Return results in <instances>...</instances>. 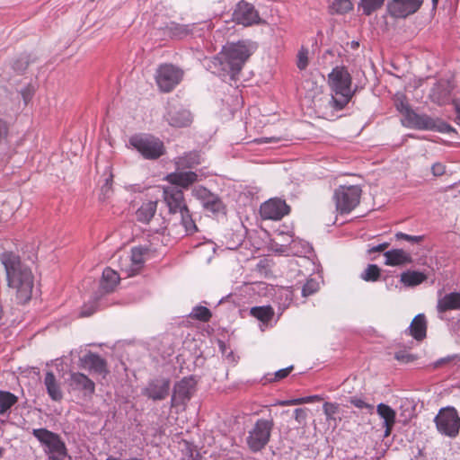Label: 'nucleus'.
Masks as SVG:
<instances>
[{
    "label": "nucleus",
    "instance_id": "f8f14e48",
    "mask_svg": "<svg viewBox=\"0 0 460 460\" xmlns=\"http://www.w3.org/2000/svg\"><path fill=\"white\" fill-rule=\"evenodd\" d=\"M422 4L423 0H390L387 3V11L392 17L406 18L415 13Z\"/></svg>",
    "mask_w": 460,
    "mask_h": 460
},
{
    "label": "nucleus",
    "instance_id": "7ed1b4c3",
    "mask_svg": "<svg viewBox=\"0 0 460 460\" xmlns=\"http://www.w3.org/2000/svg\"><path fill=\"white\" fill-rule=\"evenodd\" d=\"M332 106L342 110L354 95L351 75L344 66H336L328 75Z\"/></svg>",
    "mask_w": 460,
    "mask_h": 460
},
{
    "label": "nucleus",
    "instance_id": "e433bc0d",
    "mask_svg": "<svg viewBox=\"0 0 460 460\" xmlns=\"http://www.w3.org/2000/svg\"><path fill=\"white\" fill-rule=\"evenodd\" d=\"M17 401L10 392L0 391V414L6 412Z\"/></svg>",
    "mask_w": 460,
    "mask_h": 460
},
{
    "label": "nucleus",
    "instance_id": "a211bd4d",
    "mask_svg": "<svg viewBox=\"0 0 460 460\" xmlns=\"http://www.w3.org/2000/svg\"><path fill=\"white\" fill-rule=\"evenodd\" d=\"M67 384L72 390L79 391L85 396L93 395L95 391L94 382L80 372H72L67 379Z\"/></svg>",
    "mask_w": 460,
    "mask_h": 460
},
{
    "label": "nucleus",
    "instance_id": "bb28decb",
    "mask_svg": "<svg viewBox=\"0 0 460 460\" xmlns=\"http://www.w3.org/2000/svg\"><path fill=\"white\" fill-rule=\"evenodd\" d=\"M146 249L142 247H134L131 250L130 254V267L129 269L126 270V272L128 273V276H134L137 274L140 269L143 267L145 262V254H146Z\"/></svg>",
    "mask_w": 460,
    "mask_h": 460
},
{
    "label": "nucleus",
    "instance_id": "f257e3e1",
    "mask_svg": "<svg viewBox=\"0 0 460 460\" xmlns=\"http://www.w3.org/2000/svg\"><path fill=\"white\" fill-rule=\"evenodd\" d=\"M394 105L402 115V124L406 128L439 133L455 131L448 123L438 117H431L425 113L414 111L409 105L407 98L403 93L395 94Z\"/></svg>",
    "mask_w": 460,
    "mask_h": 460
},
{
    "label": "nucleus",
    "instance_id": "cd10ccee",
    "mask_svg": "<svg viewBox=\"0 0 460 460\" xmlns=\"http://www.w3.org/2000/svg\"><path fill=\"white\" fill-rule=\"evenodd\" d=\"M410 335L415 340L421 341L426 337L427 321L423 314H417L408 328Z\"/></svg>",
    "mask_w": 460,
    "mask_h": 460
},
{
    "label": "nucleus",
    "instance_id": "a19ab883",
    "mask_svg": "<svg viewBox=\"0 0 460 460\" xmlns=\"http://www.w3.org/2000/svg\"><path fill=\"white\" fill-rule=\"evenodd\" d=\"M202 204L206 209L214 213L219 212L223 207L222 201L213 193H211Z\"/></svg>",
    "mask_w": 460,
    "mask_h": 460
},
{
    "label": "nucleus",
    "instance_id": "5fc2aeb1",
    "mask_svg": "<svg viewBox=\"0 0 460 460\" xmlns=\"http://www.w3.org/2000/svg\"><path fill=\"white\" fill-rule=\"evenodd\" d=\"M321 400H323V398H322V396H320L318 394L302 397L303 404L304 403H312L314 402H319Z\"/></svg>",
    "mask_w": 460,
    "mask_h": 460
},
{
    "label": "nucleus",
    "instance_id": "4be33fe9",
    "mask_svg": "<svg viewBox=\"0 0 460 460\" xmlns=\"http://www.w3.org/2000/svg\"><path fill=\"white\" fill-rule=\"evenodd\" d=\"M376 412L383 420V427L385 428L384 438H387L391 435L396 422V411L388 404L380 402L376 406Z\"/></svg>",
    "mask_w": 460,
    "mask_h": 460
},
{
    "label": "nucleus",
    "instance_id": "393cba45",
    "mask_svg": "<svg viewBox=\"0 0 460 460\" xmlns=\"http://www.w3.org/2000/svg\"><path fill=\"white\" fill-rule=\"evenodd\" d=\"M458 310H460V292H449L438 299L437 311L439 314Z\"/></svg>",
    "mask_w": 460,
    "mask_h": 460
},
{
    "label": "nucleus",
    "instance_id": "7c9ffc66",
    "mask_svg": "<svg viewBox=\"0 0 460 460\" xmlns=\"http://www.w3.org/2000/svg\"><path fill=\"white\" fill-rule=\"evenodd\" d=\"M119 281V274L111 268H106L102 271L101 288L104 292H111L114 289Z\"/></svg>",
    "mask_w": 460,
    "mask_h": 460
},
{
    "label": "nucleus",
    "instance_id": "13d9d810",
    "mask_svg": "<svg viewBox=\"0 0 460 460\" xmlns=\"http://www.w3.org/2000/svg\"><path fill=\"white\" fill-rule=\"evenodd\" d=\"M308 60L309 59H297L296 66L300 70H304L308 66Z\"/></svg>",
    "mask_w": 460,
    "mask_h": 460
},
{
    "label": "nucleus",
    "instance_id": "f3484780",
    "mask_svg": "<svg viewBox=\"0 0 460 460\" xmlns=\"http://www.w3.org/2000/svg\"><path fill=\"white\" fill-rule=\"evenodd\" d=\"M257 49V45L251 40H239L227 43L223 47L225 58H250Z\"/></svg>",
    "mask_w": 460,
    "mask_h": 460
},
{
    "label": "nucleus",
    "instance_id": "338daca9",
    "mask_svg": "<svg viewBox=\"0 0 460 460\" xmlns=\"http://www.w3.org/2000/svg\"><path fill=\"white\" fill-rule=\"evenodd\" d=\"M351 45H352V47H358V42H357V41H352V42H351Z\"/></svg>",
    "mask_w": 460,
    "mask_h": 460
},
{
    "label": "nucleus",
    "instance_id": "412c9836",
    "mask_svg": "<svg viewBox=\"0 0 460 460\" xmlns=\"http://www.w3.org/2000/svg\"><path fill=\"white\" fill-rule=\"evenodd\" d=\"M451 85L447 81H439L433 85L429 92V99L438 105H446L451 100Z\"/></svg>",
    "mask_w": 460,
    "mask_h": 460
},
{
    "label": "nucleus",
    "instance_id": "8fccbe9b",
    "mask_svg": "<svg viewBox=\"0 0 460 460\" xmlns=\"http://www.w3.org/2000/svg\"><path fill=\"white\" fill-rule=\"evenodd\" d=\"M394 358L397 360L405 362V363L413 361L415 359V356H413L412 354H410V353H406L404 351L396 352Z\"/></svg>",
    "mask_w": 460,
    "mask_h": 460
},
{
    "label": "nucleus",
    "instance_id": "20e7f679",
    "mask_svg": "<svg viewBox=\"0 0 460 460\" xmlns=\"http://www.w3.org/2000/svg\"><path fill=\"white\" fill-rule=\"evenodd\" d=\"M274 420L271 416L258 419L248 432L246 444L252 452H259L269 443Z\"/></svg>",
    "mask_w": 460,
    "mask_h": 460
},
{
    "label": "nucleus",
    "instance_id": "0eeeda50",
    "mask_svg": "<svg viewBox=\"0 0 460 460\" xmlns=\"http://www.w3.org/2000/svg\"><path fill=\"white\" fill-rule=\"evenodd\" d=\"M245 59H203V66L223 80H235Z\"/></svg>",
    "mask_w": 460,
    "mask_h": 460
},
{
    "label": "nucleus",
    "instance_id": "72a5a7b5",
    "mask_svg": "<svg viewBox=\"0 0 460 460\" xmlns=\"http://www.w3.org/2000/svg\"><path fill=\"white\" fill-rule=\"evenodd\" d=\"M329 8L332 13L344 14L353 8L350 0H330Z\"/></svg>",
    "mask_w": 460,
    "mask_h": 460
},
{
    "label": "nucleus",
    "instance_id": "39448f33",
    "mask_svg": "<svg viewBox=\"0 0 460 460\" xmlns=\"http://www.w3.org/2000/svg\"><path fill=\"white\" fill-rule=\"evenodd\" d=\"M438 431L448 438H456L460 430V417L455 407L441 408L434 419Z\"/></svg>",
    "mask_w": 460,
    "mask_h": 460
},
{
    "label": "nucleus",
    "instance_id": "a878e982",
    "mask_svg": "<svg viewBox=\"0 0 460 460\" xmlns=\"http://www.w3.org/2000/svg\"><path fill=\"white\" fill-rule=\"evenodd\" d=\"M385 264L388 266H402L411 262V255L402 249H393L384 253Z\"/></svg>",
    "mask_w": 460,
    "mask_h": 460
},
{
    "label": "nucleus",
    "instance_id": "6ab92c4d",
    "mask_svg": "<svg viewBox=\"0 0 460 460\" xmlns=\"http://www.w3.org/2000/svg\"><path fill=\"white\" fill-rule=\"evenodd\" d=\"M165 120L174 128L189 127L192 122L190 112L182 107H169L165 115Z\"/></svg>",
    "mask_w": 460,
    "mask_h": 460
},
{
    "label": "nucleus",
    "instance_id": "09e8293b",
    "mask_svg": "<svg viewBox=\"0 0 460 460\" xmlns=\"http://www.w3.org/2000/svg\"><path fill=\"white\" fill-rule=\"evenodd\" d=\"M295 420L299 424H302L305 421L307 418V410L303 408H297L294 411Z\"/></svg>",
    "mask_w": 460,
    "mask_h": 460
},
{
    "label": "nucleus",
    "instance_id": "3c124183",
    "mask_svg": "<svg viewBox=\"0 0 460 460\" xmlns=\"http://www.w3.org/2000/svg\"><path fill=\"white\" fill-rule=\"evenodd\" d=\"M431 172L434 176H442L446 172V165L441 163H435L431 166Z\"/></svg>",
    "mask_w": 460,
    "mask_h": 460
},
{
    "label": "nucleus",
    "instance_id": "4468645a",
    "mask_svg": "<svg viewBox=\"0 0 460 460\" xmlns=\"http://www.w3.org/2000/svg\"><path fill=\"white\" fill-rule=\"evenodd\" d=\"M234 18L237 23L243 26H251L261 21L258 11L254 5L246 1H240L234 12Z\"/></svg>",
    "mask_w": 460,
    "mask_h": 460
},
{
    "label": "nucleus",
    "instance_id": "774afa93",
    "mask_svg": "<svg viewBox=\"0 0 460 460\" xmlns=\"http://www.w3.org/2000/svg\"><path fill=\"white\" fill-rule=\"evenodd\" d=\"M23 100L25 102H27L25 94H23Z\"/></svg>",
    "mask_w": 460,
    "mask_h": 460
},
{
    "label": "nucleus",
    "instance_id": "69168bd1",
    "mask_svg": "<svg viewBox=\"0 0 460 460\" xmlns=\"http://www.w3.org/2000/svg\"><path fill=\"white\" fill-rule=\"evenodd\" d=\"M456 121L458 125H460V115L456 114Z\"/></svg>",
    "mask_w": 460,
    "mask_h": 460
},
{
    "label": "nucleus",
    "instance_id": "423d86ee",
    "mask_svg": "<svg viewBox=\"0 0 460 460\" xmlns=\"http://www.w3.org/2000/svg\"><path fill=\"white\" fill-rule=\"evenodd\" d=\"M128 142L146 159H157L164 153V143L150 135H134Z\"/></svg>",
    "mask_w": 460,
    "mask_h": 460
},
{
    "label": "nucleus",
    "instance_id": "4c0bfd02",
    "mask_svg": "<svg viewBox=\"0 0 460 460\" xmlns=\"http://www.w3.org/2000/svg\"><path fill=\"white\" fill-rule=\"evenodd\" d=\"M179 213L181 215V225L184 226L186 233H195L197 231V226L195 225L194 220L192 219L189 208H187Z\"/></svg>",
    "mask_w": 460,
    "mask_h": 460
},
{
    "label": "nucleus",
    "instance_id": "ea45409f",
    "mask_svg": "<svg viewBox=\"0 0 460 460\" xmlns=\"http://www.w3.org/2000/svg\"><path fill=\"white\" fill-rule=\"evenodd\" d=\"M361 279L367 282L376 281L380 277V269L376 264H369L361 273Z\"/></svg>",
    "mask_w": 460,
    "mask_h": 460
},
{
    "label": "nucleus",
    "instance_id": "c85d7f7f",
    "mask_svg": "<svg viewBox=\"0 0 460 460\" xmlns=\"http://www.w3.org/2000/svg\"><path fill=\"white\" fill-rule=\"evenodd\" d=\"M157 209V201L148 200L143 202L136 211V218L138 222L148 224L154 217Z\"/></svg>",
    "mask_w": 460,
    "mask_h": 460
},
{
    "label": "nucleus",
    "instance_id": "1a4fd4ad",
    "mask_svg": "<svg viewBox=\"0 0 460 460\" xmlns=\"http://www.w3.org/2000/svg\"><path fill=\"white\" fill-rule=\"evenodd\" d=\"M196 380L192 376H185L176 382L172 387L171 407L185 410L196 391Z\"/></svg>",
    "mask_w": 460,
    "mask_h": 460
},
{
    "label": "nucleus",
    "instance_id": "f704fd0d",
    "mask_svg": "<svg viewBox=\"0 0 460 460\" xmlns=\"http://www.w3.org/2000/svg\"><path fill=\"white\" fill-rule=\"evenodd\" d=\"M251 315L262 323H268L273 316L274 312L271 306H254L250 311Z\"/></svg>",
    "mask_w": 460,
    "mask_h": 460
},
{
    "label": "nucleus",
    "instance_id": "9b49d317",
    "mask_svg": "<svg viewBox=\"0 0 460 460\" xmlns=\"http://www.w3.org/2000/svg\"><path fill=\"white\" fill-rule=\"evenodd\" d=\"M183 70L172 64L161 65L155 75V82L161 92L169 93L180 84Z\"/></svg>",
    "mask_w": 460,
    "mask_h": 460
},
{
    "label": "nucleus",
    "instance_id": "052dcab7",
    "mask_svg": "<svg viewBox=\"0 0 460 460\" xmlns=\"http://www.w3.org/2000/svg\"><path fill=\"white\" fill-rule=\"evenodd\" d=\"M105 460H143V459H140V458H137V457H131V458H128V459H122L120 457L109 456Z\"/></svg>",
    "mask_w": 460,
    "mask_h": 460
},
{
    "label": "nucleus",
    "instance_id": "b1692460",
    "mask_svg": "<svg viewBox=\"0 0 460 460\" xmlns=\"http://www.w3.org/2000/svg\"><path fill=\"white\" fill-rule=\"evenodd\" d=\"M163 35L170 39L181 40L192 32L191 25L169 22L161 28Z\"/></svg>",
    "mask_w": 460,
    "mask_h": 460
},
{
    "label": "nucleus",
    "instance_id": "864d4df0",
    "mask_svg": "<svg viewBox=\"0 0 460 460\" xmlns=\"http://www.w3.org/2000/svg\"><path fill=\"white\" fill-rule=\"evenodd\" d=\"M389 246L388 243H383L378 245L372 246L368 249V253L380 252L385 251Z\"/></svg>",
    "mask_w": 460,
    "mask_h": 460
},
{
    "label": "nucleus",
    "instance_id": "5701e85b",
    "mask_svg": "<svg viewBox=\"0 0 460 460\" xmlns=\"http://www.w3.org/2000/svg\"><path fill=\"white\" fill-rule=\"evenodd\" d=\"M165 180L172 184L171 186L188 188L197 181L198 175L192 171L180 172V170H177L174 172L167 174Z\"/></svg>",
    "mask_w": 460,
    "mask_h": 460
},
{
    "label": "nucleus",
    "instance_id": "49530a36",
    "mask_svg": "<svg viewBox=\"0 0 460 460\" xmlns=\"http://www.w3.org/2000/svg\"><path fill=\"white\" fill-rule=\"evenodd\" d=\"M318 288V284L314 280H308L302 288V295L304 296H308L314 292H316Z\"/></svg>",
    "mask_w": 460,
    "mask_h": 460
},
{
    "label": "nucleus",
    "instance_id": "ddd939ff",
    "mask_svg": "<svg viewBox=\"0 0 460 460\" xmlns=\"http://www.w3.org/2000/svg\"><path fill=\"white\" fill-rule=\"evenodd\" d=\"M170 387V379L166 377H157L147 383L142 394L153 401H163L168 396Z\"/></svg>",
    "mask_w": 460,
    "mask_h": 460
},
{
    "label": "nucleus",
    "instance_id": "2eb2a0df",
    "mask_svg": "<svg viewBox=\"0 0 460 460\" xmlns=\"http://www.w3.org/2000/svg\"><path fill=\"white\" fill-rule=\"evenodd\" d=\"M260 213L263 219L279 220L289 213V207L279 199H270L261 204Z\"/></svg>",
    "mask_w": 460,
    "mask_h": 460
},
{
    "label": "nucleus",
    "instance_id": "f03ea898",
    "mask_svg": "<svg viewBox=\"0 0 460 460\" xmlns=\"http://www.w3.org/2000/svg\"><path fill=\"white\" fill-rule=\"evenodd\" d=\"M1 261L5 269L9 288L16 291L17 298L22 303L29 301V271L22 265L20 258L13 253L4 252L1 255Z\"/></svg>",
    "mask_w": 460,
    "mask_h": 460
},
{
    "label": "nucleus",
    "instance_id": "e2e57ef3",
    "mask_svg": "<svg viewBox=\"0 0 460 460\" xmlns=\"http://www.w3.org/2000/svg\"><path fill=\"white\" fill-rule=\"evenodd\" d=\"M112 182V175H110L109 178L106 179L105 186L110 187Z\"/></svg>",
    "mask_w": 460,
    "mask_h": 460
},
{
    "label": "nucleus",
    "instance_id": "c9c22d12",
    "mask_svg": "<svg viewBox=\"0 0 460 460\" xmlns=\"http://www.w3.org/2000/svg\"><path fill=\"white\" fill-rule=\"evenodd\" d=\"M385 0H360L358 8L362 9L365 15H370L382 7Z\"/></svg>",
    "mask_w": 460,
    "mask_h": 460
},
{
    "label": "nucleus",
    "instance_id": "6e6552de",
    "mask_svg": "<svg viewBox=\"0 0 460 460\" xmlns=\"http://www.w3.org/2000/svg\"><path fill=\"white\" fill-rule=\"evenodd\" d=\"M361 189L357 185L340 186L335 190L333 199L340 214L350 213L359 203Z\"/></svg>",
    "mask_w": 460,
    "mask_h": 460
},
{
    "label": "nucleus",
    "instance_id": "6e6d98bb",
    "mask_svg": "<svg viewBox=\"0 0 460 460\" xmlns=\"http://www.w3.org/2000/svg\"><path fill=\"white\" fill-rule=\"evenodd\" d=\"M303 404L302 397L291 399L288 401H281L279 402V405L285 406V405H299Z\"/></svg>",
    "mask_w": 460,
    "mask_h": 460
},
{
    "label": "nucleus",
    "instance_id": "0e129e2a",
    "mask_svg": "<svg viewBox=\"0 0 460 460\" xmlns=\"http://www.w3.org/2000/svg\"><path fill=\"white\" fill-rule=\"evenodd\" d=\"M432 1V5H433V8H436L437 7V4L438 3V0H431Z\"/></svg>",
    "mask_w": 460,
    "mask_h": 460
},
{
    "label": "nucleus",
    "instance_id": "c756f323",
    "mask_svg": "<svg viewBox=\"0 0 460 460\" xmlns=\"http://www.w3.org/2000/svg\"><path fill=\"white\" fill-rule=\"evenodd\" d=\"M44 384L49 397L54 401H60L63 397L60 385L52 372H48L44 378Z\"/></svg>",
    "mask_w": 460,
    "mask_h": 460
},
{
    "label": "nucleus",
    "instance_id": "37998d69",
    "mask_svg": "<svg viewBox=\"0 0 460 460\" xmlns=\"http://www.w3.org/2000/svg\"><path fill=\"white\" fill-rule=\"evenodd\" d=\"M349 402L358 409L366 410L367 412L369 414H372L374 412V405L366 402L362 398L357 396L350 397Z\"/></svg>",
    "mask_w": 460,
    "mask_h": 460
},
{
    "label": "nucleus",
    "instance_id": "bf43d9fd",
    "mask_svg": "<svg viewBox=\"0 0 460 460\" xmlns=\"http://www.w3.org/2000/svg\"><path fill=\"white\" fill-rule=\"evenodd\" d=\"M309 51L305 47H302L299 52L297 53L296 58H308Z\"/></svg>",
    "mask_w": 460,
    "mask_h": 460
},
{
    "label": "nucleus",
    "instance_id": "9d476101",
    "mask_svg": "<svg viewBox=\"0 0 460 460\" xmlns=\"http://www.w3.org/2000/svg\"><path fill=\"white\" fill-rule=\"evenodd\" d=\"M33 435L44 446V450L50 454V460H63L66 456L65 444L59 437L45 429L33 430Z\"/></svg>",
    "mask_w": 460,
    "mask_h": 460
},
{
    "label": "nucleus",
    "instance_id": "603ef678",
    "mask_svg": "<svg viewBox=\"0 0 460 460\" xmlns=\"http://www.w3.org/2000/svg\"><path fill=\"white\" fill-rule=\"evenodd\" d=\"M96 311V307H95V305H91L90 306H88L87 305H85L82 311H81V316H90L92 315L94 312Z\"/></svg>",
    "mask_w": 460,
    "mask_h": 460
},
{
    "label": "nucleus",
    "instance_id": "a18cd8bd",
    "mask_svg": "<svg viewBox=\"0 0 460 460\" xmlns=\"http://www.w3.org/2000/svg\"><path fill=\"white\" fill-rule=\"evenodd\" d=\"M395 237L397 240H404L412 243H419L424 239L423 235H411L402 232L397 233Z\"/></svg>",
    "mask_w": 460,
    "mask_h": 460
},
{
    "label": "nucleus",
    "instance_id": "680f3d73",
    "mask_svg": "<svg viewBox=\"0 0 460 460\" xmlns=\"http://www.w3.org/2000/svg\"><path fill=\"white\" fill-rule=\"evenodd\" d=\"M449 360V358H440L438 359L436 363H435V366L436 367H438L446 362H447Z\"/></svg>",
    "mask_w": 460,
    "mask_h": 460
},
{
    "label": "nucleus",
    "instance_id": "dca6fc26",
    "mask_svg": "<svg viewBox=\"0 0 460 460\" xmlns=\"http://www.w3.org/2000/svg\"><path fill=\"white\" fill-rule=\"evenodd\" d=\"M164 200L166 203L169 212L176 214L187 208L184 195L181 190L175 186H166L163 188Z\"/></svg>",
    "mask_w": 460,
    "mask_h": 460
},
{
    "label": "nucleus",
    "instance_id": "79ce46f5",
    "mask_svg": "<svg viewBox=\"0 0 460 460\" xmlns=\"http://www.w3.org/2000/svg\"><path fill=\"white\" fill-rule=\"evenodd\" d=\"M323 413L326 420H335V415L339 411V404L336 402H326L323 405Z\"/></svg>",
    "mask_w": 460,
    "mask_h": 460
},
{
    "label": "nucleus",
    "instance_id": "de8ad7c7",
    "mask_svg": "<svg viewBox=\"0 0 460 460\" xmlns=\"http://www.w3.org/2000/svg\"><path fill=\"white\" fill-rule=\"evenodd\" d=\"M192 193L197 199H200L201 202H203L211 194V192L204 187L194 188Z\"/></svg>",
    "mask_w": 460,
    "mask_h": 460
},
{
    "label": "nucleus",
    "instance_id": "58836bf2",
    "mask_svg": "<svg viewBox=\"0 0 460 460\" xmlns=\"http://www.w3.org/2000/svg\"><path fill=\"white\" fill-rule=\"evenodd\" d=\"M212 316V314L208 308L202 305H197L193 307L190 314V317L201 322H208Z\"/></svg>",
    "mask_w": 460,
    "mask_h": 460
},
{
    "label": "nucleus",
    "instance_id": "aec40b11",
    "mask_svg": "<svg viewBox=\"0 0 460 460\" xmlns=\"http://www.w3.org/2000/svg\"><path fill=\"white\" fill-rule=\"evenodd\" d=\"M80 366L102 377H105L109 372L105 359L93 352H88L80 358Z\"/></svg>",
    "mask_w": 460,
    "mask_h": 460
},
{
    "label": "nucleus",
    "instance_id": "c03bdc74",
    "mask_svg": "<svg viewBox=\"0 0 460 460\" xmlns=\"http://www.w3.org/2000/svg\"><path fill=\"white\" fill-rule=\"evenodd\" d=\"M292 370H293V366H289L288 367L279 369L274 373L273 377L270 374L267 375L265 376V380H266V382L280 381V380L284 379L285 377H287Z\"/></svg>",
    "mask_w": 460,
    "mask_h": 460
},
{
    "label": "nucleus",
    "instance_id": "4d7b16f0",
    "mask_svg": "<svg viewBox=\"0 0 460 460\" xmlns=\"http://www.w3.org/2000/svg\"><path fill=\"white\" fill-rule=\"evenodd\" d=\"M257 143L259 144H262V143H271V142H279V137H261V138H258L255 140Z\"/></svg>",
    "mask_w": 460,
    "mask_h": 460
},
{
    "label": "nucleus",
    "instance_id": "473e14b6",
    "mask_svg": "<svg viewBox=\"0 0 460 460\" xmlns=\"http://www.w3.org/2000/svg\"><path fill=\"white\" fill-rule=\"evenodd\" d=\"M426 279V275L420 271L407 270L401 274V282L407 287H414L421 284Z\"/></svg>",
    "mask_w": 460,
    "mask_h": 460
},
{
    "label": "nucleus",
    "instance_id": "2f4dec72",
    "mask_svg": "<svg viewBox=\"0 0 460 460\" xmlns=\"http://www.w3.org/2000/svg\"><path fill=\"white\" fill-rule=\"evenodd\" d=\"M199 164L200 156L198 152H189L175 159V166L177 170L192 168Z\"/></svg>",
    "mask_w": 460,
    "mask_h": 460
}]
</instances>
